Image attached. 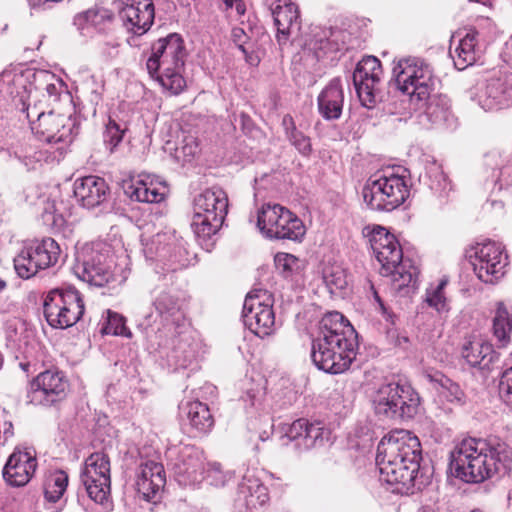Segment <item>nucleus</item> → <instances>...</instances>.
Segmentation results:
<instances>
[{
	"mask_svg": "<svg viewBox=\"0 0 512 512\" xmlns=\"http://www.w3.org/2000/svg\"><path fill=\"white\" fill-rule=\"evenodd\" d=\"M450 468L466 483H481L512 470V448L498 438H464L450 452Z\"/></svg>",
	"mask_w": 512,
	"mask_h": 512,
	"instance_id": "obj_1",
	"label": "nucleus"
},
{
	"mask_svg": "<svg viewBox=\"0 0 512 512\" xmlns=\"http://www.w3.org/2000/svg\"><path fill=\"white\" fill-rule=\"evenodd\" d=\"M421 445L409 431L396 430L383 437L377 446L376 465L380 478L391 485L409 490L416 486Z\"/></svg>",
	"mask_w": 512,
	"mask_h": 512,
	"instance_id": "obj_2",
	"label": "nucleus"
},
{
	"mask_svg": "<svg viewBox=\"0 0 512 512\" xmlns=\"http://www.w3.org/2000/svg\"><path fill=\"white\" fill-rule=\"evenodd\" d=\"M373 253L381 264V274L391 278L392 289L403 295L417 287L418 268L411 260L403 259L402 248L396 237L381 226H366L363 229Z\"/></svg>",
	"mask_w": 512,
	"mask_h": 512,
	"instance_id": "obj_3",
	"label": "nucleus"
},
{
	"mask_svg": "<svg viewBox=\"0 0 512 512\" xmlns=\"http://www.w3.org/2000/svg\"><path fill=\"white\" fill-rule=\"evenodd\" d=\"M185 58L186 49L182 37L177 33H170L152 44L146 67L148 73L164 89L176 95L186 85L182 76Z\"/></svg>",
	"mask_w": 512,
	"mask_h": 512,
	"instance_id": "obj_4",
	"label": "nucleus"
},
{
	"mask_svg": "<svg viewBox=\"0 0 512 512\" xmlns=\"http://www.w3.org/2000/svg\"><path fill=\"white\" fill-rule=\"evenodd\" d=\"M393 75L397 88L417 107L424 106L435 86L431 66L420 58H403L394 66Z\"/></svg>",
	"mask_w": 512,
	"mask_h": 512,
	"instance_id": "obj_5",
	"label": "nucleus"
},
{
	"mask_svg": "<svg viewBox=\"0 0 512 512\" xmlns=\"http://www.w3.org/2000/svg\"><path fill=\"white\" fill-rule=\"evenodd\" d=\"M228 196L220 187H212L198 194L193 201L191 228L198 238L215 235L228 213Z\"/></svg>",
	"mask_w": 512,
	"mask_h": 512,
	"instance_id": "obj_6",
	"label": "nucleus"
},
{
	"mask_svg": "<svg viewBox=\"0 0 512 512\" xmlns=\"http://www.w3.org/2000/svg\"><path fill=\"white\" fill-rule=\"evenodd\" d=\"M372 403L379 416L391 420H409L418 413L420 397L410 385L391 382L379 386Z\"/></svg>",
	"mask_w": 512,
	"mask_h": 512,
	"instance_id": "obj_7",
	"label": "nucleus"
},
{
	"mask_svg": "<svg viewBox=\"0 0 512 512\" xmlns=\"http://www.w3.org/2000/svg\"><path fill=\"white\" fill-rule=\"evenodd\" d=\"M257 227L269 239L301 242L306 234L303 221L280 204H264L257 214Z\"/></svg>",
	"mask_w": 512,
	"mask_h": 512,
	"instance_id": "obj_8",
	"label": "nucleus"
},
{
	"mask_svg": "<svg viewBox=\"0 0 512 512\" xmlns=\"http://www.w3.org/2000/svg\"><path fill=\"white\" fill-rule=\"evenodd\" d=\"M43 312L51 327L65 329L81 319L84 314V303L74 287L55 288L45 296Z\"/></svg>",
	"mask_w": 512,
	"mask_h": 512,
	"instance_id": "obj_9",
	"label": "nucleus"
},
{
	"mask_svg": "<svg viewBox=\"0 0 512 512\" xmlns=\"http://www.w3.org/2000/svg\"><path fill=\"white\" fill-rule=\"evenodd\" d=\"M274 299L265 289L251 290L244 300L242 319L244 325L258 337L271 335L275 330Z\"/></svg>",
	"mask_w": 512,
	"mask_h": 512,
	"instance_id": "obj_10",
	"label": "nucleus"
},
{
	"mask_svg": "<svg viewBox=\"0 0 512 512\" xmlns=\"http://www.w3.org/2000/svg\"><path fill=\"white\" fill-rule=\"evenodd\" d=\"M74 270L91 286L103 287L115 281L114 263L100 244L83 247L77 254Z\"/></svg>",
	"mask_w": 512,
	"mask_h": 512,
	"instance_id": "obj_11",
	"label": "nucleus"
},
{
	"mask_svg": "<svg viewBox=\"0 0 512 512\" xmlns=\"http://www.w3.org/2000/svg\"><path fill=\"white\" fill-rule=\"evenodd\" d=\"M59 254L60 248L54 239L44 238L33 241L14 258L15 271L22 279H29L39 270L54 265Z\"/></svg>",
	"mask_w": 512,
	"mask_h": 512,
	"instance_id": "obj_12",
	"label": "nucleus"
},
{
	"mask_svg": "<svg viewBox=\"0 0 512 512\" xmlns=\"http://www.w3.org/2000/svg\"><path fill=\"white\" fill-rule=\"evenodd\" d=\"M27 118L31 123L32 131L43 141L50 144L71 143L78 133L76 120L71 115H64L50 111L36 114V120L28 111Z\"/></svg>",
	"mask_w": 512,
	"mask_h": 512,
	"instance_id": "obj_13",
	"label": "nucleus"
},
{
	"mask_svg": "<svg viewBox=\"0 0 512 512\" xmlns=\"http://www.w3.org/2000/svg\"><path fill=\"white\" fill-rule=\"evenodd\" d=\"M470 254L471 264L477 277L485 283H493L505 274L508 257L501 244L493 241L477 243Z\"/></svg>",
	"mask_w": 512,
	"mask_h": 512,
	"instance_id": "obj_14",
	"label": "nucleus"
},
{
	"mask_svg": "<svg viewBox=\"0 0 512 512\" xmlns=\"http://www.w3.org/2000/svg\"><path fill=\"white\" fill-rule=\"evenodd\" d=\"M81 481L88 496L96 503L103 504L110 493V461L106 454H91L81 471Z\"/></svg>",
	"mask_w": 512,
	"mask_h": 512,
	"instance_id": "obj_15",
	"label": "nucleus"
},
{
	"mask_svg": "<svg viewBox=\"0 0 512 512\" xmlns=\"http://www.w3.org/2000/svg\"><path fill=\"white\" fill-rule=\"evenodd\" d=\"M318 333L339 340L336 346L331 348L349 359L350 367L356 358L359 343L358 334L349 321L337 311L329 312L321 319Z\"/></svg>",
	"mask_w": 512,
	"mask_h": 512,
	"instance_id": "obj_16",
	"label": "nucleus"
},
{
	"mask_svg": "<svg viewBox=\"0 0 512 512\" xmlns=\"http://www.w3.org/2000/svg\"><path fill=\"white\" fill-rule=\"evenodd\" d=\"M68 387L61 372L46 370L33 379L27 398L34 405L51 406L66 397Z\"/></svg>",
	"mask_w": 512,
	"mask_h": 512,
	"instance_id": "obj_17",
	"label": "nucleus"
},
{
	"mask_svg": "<svg viewBox=\"0 0 512 512\" xmlns=\"http://www.w3.org/2000/svg\"><path fill=\"white\" fill-rule=\"evenodd\" d=\"M152 305L160 319L164 334L177 330L183 333L189 329L183 302L170 291H154Z\"/></svg>",
	"mask_w": 512,
	"mask_h": 512,
	"instance_id": "obj_18",
	"label": "nucleus"
},
{
	"mask_svg": "<svg viewBox=\"0 0 512 512\" xmlns=\"http://www.w3.org/2000/svg\"><path fill=\"white\" fill-rule=\"evenodd\" d=\"M382 67L374 56L364 57L353 72V83L361 104L373 108L376 104V85L380 81Z\"/></svg>",
	"mask_w": 512,
	"mask_h": 512,
	"instance_id": "obj_19",
	"label": "nucleus"
},
{
	"mask_svg": "<svg viewBox=\"0 0 512 512\" xmlns=\"http://www.w3.org/2000/svg\"><path fill=\"white\" fill-rule=\"evenodd\" d=\"M124 27L137 36L145 34L155 17L152 0H115Z\"/></svg>",
	"mask_w": 512,
	"mask_h": 512,
	"instance_id": "obj_20",
	"label": "nucleus"
},
{
	"mask_svg": "<svg viewBox=\"0 0 512 512\" xmlns=\"http://www.w3.org/2000/svg\"><path fill=\"white\" fill-rule=\"evenodd\" d=\"M205 466L202 452L191 445L181 447L172 463L177 481L184 486L201 484L204 480Z\"/></svg>",
	"mask_w": 512,
	"mask_h": 512,
	"instance_id": "obj_21",
	"label": "nucleus"
},
{
	"mask_svg": "<svg viewBox=\"0 0 512 512\" xmlns=\"http://www.w3.org/2000/svg\"><path fill=\"white\" fill-rule=\"evenodd\" d=\"M337 341L339 340L328 338L327 334L319 333L312 339L311 359L319 370L330 374H341L349 369V359L330 348L336 346Z\"/></svg>",
	"mask_w": 512,
	"mask_h": 512,
	"instance_id": "obj_22",
	"label": "nucleus"
},
{
	"mask_svg": "<svg viewBox=\"0 0 512 512\" xmlns=\"http://www.w3.org/2000/svg\"><path fill=\"white\" fill-rule=\"evenodd\" d=\"M287 438L295 442L298 449L308 450L322 447L331 441V431L322 422H309L301 418L294 421L286 431Z\"/></svg>",
	"mask_w": 512,
	"mask_h": 512,
	"instance_id": "obj_23",
	"label": "nucleus"
},
{
	"mask_svg": "<svg viewBox=\"0 0 512 512\" xmlns=\"http://www.w3.org/2000/svg\"><path fill=\"white\" fill-rule=\"evenodd\" d=\"M36 468L35 455L27 449L16 447L3 467V479L12 487H23L29 483Z\"/></svg>",
	"mask_w": 512,
	"mask_h": 512,
	"instance_id": "obj_24",
	"label": "nucleus"
},
{
	"mask_svg": "<svg viewBox=\"0 0 512 512\" xmlns=\"http://www.w3.org/2000/svg\"><path fill=\"white\" fill-rule=\"evenodd\" d=\"M124 192L138 202L160 203L165 199L168 188L156 176L140 173L124 185Z\"/></svg>",
	"mask_w": 512,
	"mask_h": 512,
	"instance_id": "obj_25",
	"label": "nucleus"
},
{
	"mask_svg": "<svg viewBox=\"0 0 512 512\" xmlns=\"http://www.w3.org/2000/svg\"><path fill=\"white\" fill-rule=\"evenodd\" d=\"M475 100L485 111L512 105V74L489 80L476 94Z\"/></svg>",
	"mask_w": 512,
	"mask_h": 512,
	"instance_id": "obj_26",
	"label": "nucleus"
},
{
	"mask_svg": "<svg viewBox=\"0 0 512 512\" xmlns=\"http://www.w3.org/2000/svg\"><path fill=\"white\" fill-rule=\"evenodd\" d=\"M166 483L165 470L161 463L152 460L140 464L136 478L137 492L146 501L156 498Z\"/></svg>",
	"mask_w": 512,
	"mask_h": 512,
	"instance_id": "obj_27",
	"label": "nucleus"
},
{
	"mask_svg": "<svg viewBox=\"0 0 512 512\" xmlns=\"http://www.w3.org/2000/svg\"><path fill=\"white\" fill-rule=\"evenodd\" d=\"M73 193L82 207L91 209L106 201L109 187L103 178L90 175L75 180Z\"/></svg>",
	"mask_w": 512,
	"mask_h": 512,
	"instance_id": "obj_28",
	"label": "nucleus"
},
{
	"mask_svg": "<svg viewBox=\"0 0 512 512\" xmlns=\"http://www.w3.org/2000/svg\"><path fill=\"white\" fill-rule=\"evenodd\" d=\"M171 338V350L167 361L174 369H185L196 360L198 345L193 340L189 329L180 333L179 330L166 333Z\"/></svg>",
	"mask_w": 512,
	"mask_h": 512,
	"instance_id": "obj_29",
	"label": "nucleus"
},
{
	"mask_svg": "<svg viewBox=\"0 0 512 512\" xmlns=\"http://www.w3.org/2000/svg\"><path fill=\"white\" fill-rule=\"evenodd\" d=\"M318 111L328 121L337 120L342 115L344 91L340 78H333L317 98Z\"/></svg>",
	"mask_w": 512,
	"mask_h": 512,
	"instance_id": "obj_30",
	"label": "nucleus"
},
{
	"mask_svg": "<svg viewBox=\"0 0 512 512\" xmlns=\"http://www.w3.org/2000/svg\"><path fill=\"white\" fill-rule=\"evenodd\" d=\"M269 501V493L262 482L251 475H245L238 485L236 502L247 510L264 506Z\"/></svg>",
	"mask_w": 512,
	"mask_h": 512,
	"instance_id": "obj_31",
	"label": "nucleus"
},
{
	"mask_svg": "<svg viewBox=\"0 0 512 512\" xmlns=\"http://www.w3.org/2000/svg\"><path fill=\"white\" fill-rule=\"evenodd\" d=\"M182 413L186 416L190 426L197 433H208L213 425L214 419L209 407L200 401H188L180 407Z\"/></svg>",
	"mask_w": 512,
	"mask_h": 512,
	"instance_id": "obj_32",
	"label": "nucleus"
},
{
	"mask_svg": "<svg viewBox=\"0 0 512 512\" xmlns=\"http://www.w3.org/2000/svg\"><path fill=\"white\" fill-rule=\"evenodd\" d=\"M462 357L472 367H486L493 361V346L481 338L474 337L463 345Z\"/></svg>",
	"mask_w": 512,
	"mask_h": 512,
	"instance_id": "obj_33",
	"label": "nucleus"
},
{
	"mask_svg": "<svg viewBox=\"0 0 512 512\" xmlns=\"http://www.w3.org/2000/svg\"><path fill=\"white\" fill-rule=\"evenodd\" d=\"M381 180L384 190L389 196L393 210L402 205L409 196V186L404 176L392 172L375 174Z\"/></svg>",
	"mask_w": 512,
	"mask_h": 512,
	"instance_id": "obj_34",
	"label": "nucleus"
},
{
	"mask_svg": "<svg viewBox=\"0 0 512 512\" xmlns=\"http://www.w3.org/2000/svg\"><path fill=\"white\" fill-rule=\"evenodd\" d=\"M477 36L478 33L476 31L468 32L460 40L458 46L454 49V52H451L454 65L458 70H464L476 62L479 56Z\"/></svg>",
	"mask_w": 512,
	"mask_h": 512,
	"instance_id": "obj_35",
	"label": "nucleus"
},
{
	"mask_svg": "<svg viewBox=\"0 0 512 512\" xmlns=\"http://www.w3.org/2000/svg\"><path fill=\"white\" fill-rule=\"evenodd\" d=\"M364 202L372 210L392 211L393 206L389 201V196L381 184V180L375 174L372 175L365 183L362 189Z\"/></svg>",
	"mask_w": 512,
	"mask_h": 512,
	"instance_id": "obj_36",
	"label": "nucleus"
},
{
	"mask_svg": "<svg viewBox=\"0 0 512 512\" xmlns=\"http://www.w3.org/2000/svg\"><path fill=\"white\" fill-rule=\"evenodd\" d=\"M112 15L104 8H90L74 17L73 24L81 32L85 33L89 28L98 31L104 30L105 24L111 22Z\"/></svg>",
	"mask_w": 512,
	"mask_h": 512,
	"instance_id": "obj_37",
	"label": "nucleus"
},
{
	"mask_svg": "<svg viewBox=\"0 0 512 512\" xmlns=\"http://www.w3.org/2000/svg\"><path fill=\"white\" fill-rule=\"evenodd\" d=\"M273 18L278 36L281 34L286 37L293 27L299 28L297 22L299 18L298 8L292 2L285 1L283 4L277 5L273 9Z\"/></svg>",
	"mask_w": 512,
	"mask_h": 512,
	"instance_id": "obj_38",
	"label": "nucleus"
},
{
	"mask_svg": "<svg viewBox=\"0 0 512 512\" xmlns=\"http://www.w3.org/2000/svg\"><path fill=\"white\" fill-rule=\"evenodd\" d=\"M511 331L512 308L510 311L503 303H500L493 320V334L497 339L499 347H506L510 343Z\"/></svg>",
	"mask_w": 512,
	"mask_h": 512,
	"instance_id": "obj_39",
	"label": "nucleus"
},
{
	"mask_svg": "<svg viewBox=\"0 0 512 512\" xmlns=\"http://www.w3.org/2000/svg\"><path fill=\"white\" fill-rule=\"evenodd\" d=\"M68 475L63 470L54 471L45 482L44 494L49 502H57L68 486Z\"/></svg>",
	"mask_w": 512,
	"mask_h": 512,
	"instance_id": "obj_40",
	"label": "nucleus"
},
{
	"mask_svg": "<svg viewBox=\"0 0 512 512\" xmlns=\"http://www.w3.org/2000/svg\"><path fill=\"white\" fill-rule=\"evenodd\" d=\"M426 105V102L425 104ZM426 114L434 124L446 123L452 117L450 101L445 96L432 98L426 107Z\"/></svg>",
	"mask_w": 512,
	"mask_h": 512,
	"instance_id": "obj_41",
	"label": "nucleus"
},
{
	"mask_svg": "<svg viewBox=\"0 0 512 512\" xmlns=\"http://www.w3.org/2000/svg\"><path fill=\"white\" fill-rule=\"evenodd\" d=\"M322 279L332 295L338 294L348 285L346 271L339 265L325 266Z\"/></svg>",
	"mask_w": 512,
	"mask_h": 512,
	"instance_id": "obj_42",
	"label": "nucleus"
},
{
	"mask_svg": "<svg viewBox=\"0 0 512 512\" xmlns=\"http://www.w3.org/2000/svg\"><path fill=\"white\" fill-rule=\"evenodd\" d=\"M283 125L290 143L303 155H309L312 147L310 138L298 131L291 116H284Z\"/></svg>",
	"mask_w": 512,
	"mask_h": 512,
	"instance_id": "obj_43",
	"label": "nucleus"
},
{
	"mask_svg": "<svg viewBox=\"0 0 512 512\" xmlns=\"http://www.w3.org/2000/svg\"><path fill=\"white\" fill-rule=\"evenodd\" d=\"M234 477L233 472L224 471L221 464L217 462H207L204 469V480L207 484L214 487H224Z\"/></svg>",
	"mask_w": 512,
	"mask_h": 512,
	"instance_id": "obj_44",
	"label": "nucleus"
},
{
	"mask_svg": "<svg viewBox=\"0 0 512 512\" xmlns=\"http://www.w3.org/2000/svg\"><path fill=\"white\" fill-rule=\"evenodd\" d=\"M425 178L428 180L429 187L436 192L445 191L449 186L442 167L436 162H432L426 166Z\"/></svg>",
	"mask_w": 512,
	"mask_h": 512,
	"instance_id": "obj_45",
	"label": "nucleus"
},
{
	"mask_svg": "<svg viewBox=\"0 0 512 512\" xmlns=\"http://www.w3.org/2000/svg\"><path fill=\"white\" fill-rule=\"evenodd\" d=\"M126 127H121L115 120L109 118L103 134L104 144L110 152H113L122 141Z\"/></svg>",
	"mask_w": 512,
	"mask_h": 512,
	"instance_id": "obj_46",
	"label": "nucleus"
},
{
	"mask_svg": "<svg viewBox=\"0 0 512 512\" xmlns=\"http://www.w3.org/2000/svg\"><path fill=\"white\" fill-rule=\"evenodd\" d=\"M447 285V280H441L435 287L431 286L426 291V303L435 308L438 312L446 310V297L444 295V288Z\"/></svg>",
	"mask_w": 512,
	"mask_h": 512,
	"instance_id": "obj_47",
	"label": "nucleus"
},
{
	"mask_svg": "<svg viewBox=\"0 0 512 512\" xmlns=\"http://www.w3.org/2000/svg\"><path fill=\"white\" fill-rule=\"evenodd\" d=\"M441 395L449 402L458 405H464L466 395L461 387L450 379H444L441 382Z\"/></svg>",
	"mask_w": 512,
	"mask_h": 512,
	"instance_id": "obj_48",
	"label": "nucleus"
},
{
	"mask_svg": "<svg viewBox=\"0 0 512 512\" xmlns=\"http://www.w3.org/2000/svg\"><path fill=\"white\" fill-rule=\"evenodd\" d=\"M276 267L285 277L297 272L301 267V261L289 253H277L274 258Z\"/></svg>",
	"mask_w": 512,
	"mask_h": 512,
	"instance_id": "obj_49",
	"label": "nucleus"
},
{
	"mask_svg": "<svg viewBox=\"0 0 512 512\" xmlns=\"http://www.w3.org/2000/svg\"><path fill=\"white\" fill-rule=\"evenodd\" d=\"M198 144L193 137L184 138L182 145L175 150V157L178 161L183 163L191 162L192 159L198 154Z\"/></svg>",
	"mask_w": 512,
	"mask_h": 512,
	"instance_id": "obj_50",
	"label": "nucleus"
},
{
	"mask_svg": "<svg viewBox=\"0 0 512 512\" xmlns=\"http://www.w3.org/2000/svg\"><path fill=\"white\" fill-rule=\"evenodd\" d=\"M6 346L14 351L25 353L22 348L21 335L18 333L16 322H7L5 326Z\"/></svg>",
	"mask_w": 512,
	"mask_h": 512,
	"instance_id": "obj_51",
	"label": "nucleus"
},
{
	"mask_svg": "<svg viewBox=\"0 0 512 512\" xmlns=\"http://www.w3.org/2000/svg\"><path fill=\"white\" fill-rule=\"evenodd\" d=\"M106 334L121 335L130 337L131 332L126 328L121 316L114 314L108 318L107 326L104 328Z\"/></svg>",
	"mask_w": 512,
	"mask_h": 512,
	"instance_id": "obj_52",
	"label": "nucleus"
},
{
	"mask_svg": "<svg viewBox=\"0 0 512 512\" xmlns=\"http://www.w3.org/2000/svg\"><path fill=\"white\" fill-rule=\"evenodd\" d=\"M500 392L505 402L512 406V366L501 375Z\"/></svg>",
	"mask_w": 512,
	"mask_h": 512,
	"instance_id": "obj_53",
	"label": "nucleus"
},
{
	"mask_svg": "<svg viewBox=\"0 0 512 512\" xmlns=\"http://www.w3.org/2000/svg\"><path fill=\"white\" fill-rule=\"evenodd\" d=\"M387 338L394 346L401 348H405L409 342L408 337L401 335L397 329H388Z\"/></svg>",
	"mask_w": 512,
	"mask_h": 512,
	"instance_id": "obj_54",
	"label": "nucleus"
},
{
	"mask_svg": "<svg viewBox=\"0 0 512 512\" xmlns=\"http://www.w3.org/2000/svg\"><path fill=\"white\" fill-rule=\"evenodd\" d=\"M232 40L238 46V48L247 55V50L245 48V43L247 39V35L245 31L240 27H235L232 29Z\"/></svg>",
	"mask_w": 512,
	"mask_h": 512,
	"instance_id": "obj_55",
	"label": "nucleus"
},
{
	"mask_svg": "<svg viewBox=\"0 0 512 512\" xmlns=\"http://www.w3.org/2000/svg\"><path fill=\"white\" fill-rule=\"evenodd\" d=\"M313 49L316 51L318 57H320L319 52H323L324 54H326L332 50H336V48L331 47V41L329 39L323 38L315 40Z\"/></svg>",
	"mask_w": 512,
	"mask_h": 512,
	"instance_id": "obj_56",
	"label": "nucleus"
},
{
	"mask_svg": "<svg viewBox=\"0 0 512 512\" xmlns=\"http://www.w3.org/2000/svg\"><path fill=\"white\" fill-rule=\"evenodd\" d=\"M374 299L378 304V308L382 315L386 318L387 321H390L392 324L394 323V314L389 312L388 308L385 306L384 302L381 300L380 296L376 291H374Z\"/></svg>",
	"mask_w": 512,
	"mask_h": 512,
	"instance_id": "obj_57",
	"label": "nucleus"
},
{
	"mask_svg": "<svg viewBox=\"0 0 512 512\" xmlns=\"http://www.w3.org/2000/svg\"><path fill=\"white\" fill-rule=\"evenodd\" d=\"M14 435L13 424L10 421H5L3 424V435L0 439V446H4L7 441Z\"/></svg>",
	"mask_w": 512,
	"mask_h": 512,
	"instance_id": "obj_58",
	"label": "nucleus"
},
{
	"mask_svg": "<svg viewBox=\"0 0 512 512\" xmlns=\"http://www.w3.org/2000/svg\"><path fill=\"white\" fill-rule=\"evenodd\" d=\"M45 90L49 97L54 98L55 100L60 95V92L62 90V84L61 82L56 83H49L46 85Z\"/></svg>",
	"mask_w": 512,
	"mask_h": 512,
	"instance_id": "obj_59",
	"label": "nucleus"
},
{
	"mask_svg": "<svg viewBox=\"0 0 512 512\" xmlns=\"http://www.w3.org/2000/svg\"><path fill=\"white\" fill-rule=\"evenodd\" d=\"M101 100V93L97 91L96 89H93L91 91L90 101L94 104H98Z\"/></svg>",
	"mask_w": 512,
	"mask_h": 512,
	"instance_id": "obj_60",
	"label": "nucleus"
},
{
	"mask_svg": "<svg viewBox=\"0 0 512 512\" xmlns=\"http://www.w3.org/2000/svg\"><path fill=\"white\" fill-rule=\"evenodd\" d=\"M234 7L239 15H243L245 13V5L241 0H236Z\"/></svg>",
	"mask_w": 512,
	"mask_h": 512,
	"instance_id": "obj_61",
	"label": "nucleus"
},
{
	"mask_svg": "<svg viewBox=\"0 0 512 512\" xmlns=\"http://www.w3.org/2000/svg\"><path fill=\"white\" fill-rule=\"evenodd\" d=\"M224 4L226 9H231L234 7V3L236 0H221Z\"/></svg>",
	"mask_w": 512,
	"mask_h": 512,
	"instance_id": "obj_62",
	"label": "nucleus"
},
{
	"mask_svg": "<svg viewBox=\"0 0 512 512\" xmlns=\"http://www.w3.org/2000/svg\"><path fill=\"white\" fill-rule=\"evenodd\" d=\"M7 284L4 280L0 279V292L6 288Z\"/></svg>",
	"mask_w": 512,
	"mask_h": 512,
	"instance_id": "obj_63",
	"label": "nucleus"
},
{
	"mask_svg": "<svg viewBox=\"0 0 512 512\" xmlns=\"http://www.w3.org/2000/svg\"><path fill=\"white\" fill-rule=\"evenodd\" d=\"M507 47H508V49L512 50V36H511L510 41L507 43Z\"/></svg>",
	"mask_w": 512,
	"mask_h": 512,
	"instance_id": "obj_64",
	"label": "nucleus"
}]
</instances>
